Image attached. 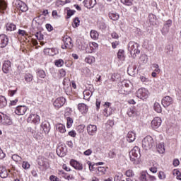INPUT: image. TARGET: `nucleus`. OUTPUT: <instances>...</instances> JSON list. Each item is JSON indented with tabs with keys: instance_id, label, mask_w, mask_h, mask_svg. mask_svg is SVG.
I'll return each mask as SVG.
<instances>
[{
	"instance_id": "nucleus-3",
	"label": "nucleus",
	"mask_w": 181,
	"mask_h": 181,
	"mask_svg": "<svg viewBox=\"0 0 181 181\" xmlns=\"http://www.w3.org/2000/svg\"><path fill=\"white\" fill-rule=\"evenodd\" d=\"M155 145V141H153V139L151 136H146L142 141V147L148 151Z\"/></svg>"
},
{
	"instance_id": "nucleus-8",
	"label": "nucleus",
	"mask_w": 181,
	"mask_h": 181,
	"mask_svg": "<svg viewBox=\"0 0 181 181\" xmlns=\"http://www.w3.org/2000/svg\"><path fill=\"white\" fill-rule=\"evenodd\" d=\"M112 103L110 102H106L104 104V115L105 117H110V115H111V114H112V112L114 111V110L112 109V107H111Z\"/></svg>"
},
{
	"instance_id": "nucleus-25",
	"label": "nucleus",
	"mask_w": 181,
	"mask_h": 181,
	"mask_svg": "<svg viewBox=\"0 0 181 181\" xmlns=\"http://www.w3.org/2000/svg\"><path fill=\"white\" fill-rule=\"evenodd\" d=\"M148 19L151 25H153V26H155L158 24V21L156 19V16L153 14H149Z\"/></svg>"
},
{
	"instance_id": "nucleus-21",
	"label": "nucleus",
	"mask_w": 181,
	"mask_h": 181,
	"mask_svg": "<svg viewBox=\"0 0 181 181\" xmlns=\"http://www.w3.org/2000/svg\"><path fill=\"white\" fill-rule=\"evenodd\" d=\"M127 139L129 143L134 142L136 139V134L134 132H129L127 135Z\"/></svg>"
},
{
	"instance_id": "nucleus-12",
	"label": "nucleus",
	"mask_w": 181,
	"mask_h": 181,
	"mask_svg": "<svg viewBox=\"0 0 181 181\" xmlns=\"http://www.w3.org/2000/svg\"><path fill=\"white\" fill-rule=\"evenodd\" d=\"M9 38L5 34L0 35V47L4 48L8 46Z\"/></svg>"
},
{
	"instance_id": "nucleus-61",
	"label": "nucleus",
	"mask_w": 181,
	"mask_h": 181,
	"mask_svg": "<svg viewBox=\"0 0 181 181\" xmlns=\"http://www.w3.org/2000/svg\"><path fill=\"white\" fill-rule=\"evenodd\" d=\"M108 156L109 158H110V159H113V158H115V152L110 151L108 153Z\"/></svg>"
},
{
	"instance_id": "nucleus-50",
	"label": "nucleus",
	"mask_w": 181,
	"mask_h": 181,
	"mask_svg": "<svg viewBox=\"0 0 181 181\" xmlns=\"http://www.w3.org/2000/svg\"><path fill=\"white\" fill-rule=\"evenodd\" d=\"M85 62L88 64H91L94 62V58L93 57H88L85 59Z\"/></svg>"
},
{
	"instance_id": "nucleus-51",
	"label": "nucleus",
	"mask_w": 181,
	"mask_h": 181,
	"mask_svg": "<svg viewBox=\"0 0 181 181\" xmlns=\"http://www.w3.org/2000/svg\"><path fill=\"white\" fill-rule=\"evenodd\" d=\"M153 67L155 69L154 71H156V73H160V69H159L158 64H153Z\"/></svg>"
},
{
	"instance_id": "nucleus-16",
	"label": "nucleus",
	"mask_w": 181,
	"mask_h": 181,
	"mask_svg": "<svg viewBox=\"0 0 181 181\" xmlns=\"http://www.w3.org/2000/svg\"><path fill=\"white\" fill-rule=\"evenodd\" d=\"M87 132L88 135H90V136H93L97 134V126L95 124H88L87 126Z\"/></svg>"
},
{
	"instance_id": "nucleus-17",
	"label": "nucleus",
	"mask_w": 181,
	"mask_h": 181,
	"mask_svg": "<svg viewBox=\"0 0 181 181\" xmlns=\"http://www.w3.org/2000/svg\"><path fill=\"white\" fill-rule=\"evenodd\" d=\"M70 165L71 166L74 168L76 170H83V164H81V163H79L76 160H71Z\"/></svg>"
},
{
	"instance_id": "nucleus-44",
	"label": "nucleus",
	"mask_w": 181,
	"mask_h": 181,
	"mask_svg": "<svg viewBox=\"0 0 181 181\" xmlns=\"http://www.w3.org/2000/svg\"><path fill=\"white\" fill-rule=\"evenodd\" d=\"M66 127L67 128H71V126L73 125V119L71 117H68L66 118Z\"/></svg>"
},
{
	"instance_id": "nucleus-9",
	"label": "nucleus",
	"mask_w": 181,
	"mask_h": 181,
	"mask_svg": "<svg viewBox=\"0 0 181 181\" xmlns=\"http://www.w3.org/2000/svg\"><path fill=\"white\" fill-rule=\"evenodd\" d=\"M132 84L131 83V81L129 80H124L122 81V86L124 88V92L122 93V94H129L131 93V86Z\"/></svg>"
},
{
	"instance_id": "nucleus-40",
	"label": "nucleus",
	"mask_w": 181,
	"mask_h": 181,
	"mask_svg": "<svg viewBox=\"0 0 181 181\" xmlns=\"http://www.w3.org/2000/svg\"><path fill=\"white\" fill-rule=\"evenodd\" d=\"M120 78L121 75H119V74H113L111 76L110 80H112V81H117Z\"/></svg>"
},
{
	"instance_id": "nucleus-42",
	"label": "nucleus",
	"mask_w": 181,
	"mask_h": 181,
	"mask_svg": "<svg viewBox=\"0 0 181 181\" xmlns=\"http://www.w3.org/2000/svg\"><path fill=\"white\" fill-rule=\"evenodd\" d=\"M25 80L28 83H30V81H32V80H33V76H32V74H26L25 75Z\"/></svg>"
},
{
	"instance_id": "nucleus-1",
	"label": "nucleus",
	"mask_w": 181,
	"mask_h": 181,
	"mask_svg": "<svg viewBox=\"0 0 181 181\" xmlns=\"http://www.w3.org/2000/svg\"><path fill=\"white\" fill-rule=\"evenodd\" d=\"M138 47H139V44L134 41L129 42L127 49L132 57L135 58L136 57V54H139V53H141V51L138 49Z\"/></svg>"
},
{
	"instance_id": "nucleus-23",
	"label": "nucleus",
	"mask_w": 181,
	"mask_h": 181,
	"mask_svg": "<svg viewBox=\"0 0 181 181\" xmlns=\"http://www.w3.org/2000/svg\"><path fill=\"white\" fill-rule=\"evenodd\" d=\"M56 130L60 134H64L66 132V126L62 123H58L55 125Z\"/></svg>"
},
{
	"instance_id": "nucleus-11",
	"label": "nucleus",
	"mask_w": 181,
	"mask_h": 181,
	"mask_svg": "<svg viewBox=\"0 0 181 181\" xmlns=\"http://www.w3.org/2000/svg\"><path fill=\"white\" fill-rule=\"evenodd\" d=\"M66 103V99L64 97L57 98L54 102V107L55 108H61Z\"/></svg>"
},
{
	"instance_id": "nucleus-29",
	"label": "nucleus",
	"mask_w": 181,
	"mask_h": 181,
	"mask_svg": "<svg viewBox=\"0 0 181 181\" xmlns=\"http://www.w3.org/2000/svg\"><path fill=\"white\" fill-rule=\"evenodd\" d=\"M146 175H148L146 171H142V172L140 173L139 180L140 181H149V180L146 177Z\"/></svg>"
},
{
	"instance_id": "nucleus-22",
	"label": "nucleus",
	"mask_w": 181,
	"mask_h": 181,
	"mask_svg": "<svg viewBox=\"0 0 181 181\" xmlns=\"http://www.w3.org/2000/svg\"><path fill=\"white\" fill-rule=\"evenodd\" d=\"M8 175H9V172L8 170L4 166L0 168V177L2 179H6L8 177Z\"/></svg>"
},
{
	"instance_id": "nucleus-28",
	"label": "nucleus",
	"mask_w": 181,
	"mask_h": 181,
	"mask_svg": "<svg viewBox=\"0 0 181 181\" xmlns=\"http://www.w3.org/2000/svg\"><path fill=\"white\" fill-rule=\"evenodd\" d=\"M7 5L5 1L3 0H0V12L1 13H5V11H6Z\"/></svg>"
},
{
	"instance_id": "nucleus-36",
	"label": "nucleus",
	"mask_w": 181,
	"mask_h": 181,
	"mask_svg": "<svg viewBox=\"0 0 181 181\" xmlns=\"http://www.w3.org/2000/svg\"><path fill=\"white\" fill-rule=\"evenodd\" d=\"M120 2L123 4V5H126V6H132L134 0H120Z\"/></svg>"
},
{
	"instance_id": "nucleus-38",
	"label": "nucleus",
	"mask_w": 181,
	"mask_h": 181,
	"mask_svg": "<svg viewBox=\"0 0 181 181\" xmlns=\"http://www.w3.org/2000/svg\"><path fill=\"white\" fill-rule=\"evenodd\" d=\"M64 148H63V147H59L57 149V153L58 155V156H64Z\"/></svg>"
},
{
	"instance_id": "nucleus-48",
	"label": "nucleus",
	"mask_w": 181,
	"mask_h": 181,
	"mask_svg": "<svg viewBox=\"0 0 181 181\" xmlns=\"http://www.w3.org/2000/svg\"><path fill=\"white\" fill-rule=\"evenodd\" d=\"M98 172L99 175H102L105 174L106 170L104 167H99L98 168Z\"/></svg>"
},
{
	"instance_id": "nucleus-63",
	"label": "nucleus",
	"mask_w": 181,
	"mask_h": 181,
	"mask_svg": "<svg viewBox=\"0 0 181 181\" xmlns=\"http://www.w3.org/2000/svg\"><path fill=\"white\" fill-rule=\"evenodd\" d=\"M118 45H119V42H118V41H115L114 42H112V49H117V46H118Z\"/></svg>"
},
{
	"instance_id": "nucleus-58",
	"label": "nucleus",
	"mask_w": 181,
	"mask_h": 181,
	"mask_svg": "<svg viewBox=\"0 0 181 181\" xmlns=\"http://www.w3.org/2000/svg\"><path fill=\"white\" fill-rule=\"evenodd\" d=\"M49 180H51V181H60V179H59L57 177H56L54 175H51L49 177Z\"/></svg>"
},
{
	"instance_id": "nucleus-31",
	"label": "nucleus",
	"mask_w": 181,
	"mask_h": 181,
	"mask_svg": "<svg viewBox=\"0 0 181 181\" xmlns=\"http://www.w3.org/2000/svg\"><path fill=\"white\" fill-rule=\"evenodd\" d=\"M157 151L159 153H165V144L160 143L157 145Z\"/></svg>"
},
{
	"instance_id": "nucleus-54",
	"label": "nucleus",
	"mask_w": 181,
	"mask_h": 181,
	"mask_svg": "<svg viewBox=\"0 0 181 181\" xmlns=\"http://www.w3.org/2000/svg\"><path fill=\"white\" fill-rule=\"evenodd\" d=\"M140 80L142 81V83H148V81H149V78L144 76H140Z\"/></svg>"
},
{
	"instance_id": "nucleus-5",
	"label": "nucleus",
	"mask_w": 181,
	"mask_h": 181,
	"mask_svg": "<svg viewBox=\"0 0 181 181\" xmlns=\"http://www.w3.org/2000/svg\"><path fill=\"white\" fill-rule=\"evenodd\" d=\"M14 6L18 11H21V12H28V10L29 9L28 5L21 0H16L14 1Z\"/></svg>"
},
{
	"instance_id": "nucleus-33",
	"label": "nucleus",
	"mask_w": 181,
	"mask_h": 181,
	"mask_svg": "<svg viewBox=\"0 0 181 181\" xmlns=\"http://www.w3.org/2000/svg\"><path fill=\"white\" fill-rule=\"evenodd\" d=\"M6 30L8 32H12L13 30H16V25L13 23H7L6 25Z\"/></svg>"
},
{
	"instance_id": "nucleus-35",
	"label": "nucleus",
	"mask_w": 181,
	"mask_h": 181,
	"mask_svg": "<svg viewBox=\"0 0 181 181\" xmlns=\"http://www.w3.org/2000/svg\"><path fill=\"white\" fill-rule=\"evenodd\" d=\"M153 107L154 110L158 114H160V112H162V107H160V104H159L158 103L156 102L154 103Z\"/></svg>"
},
{
	"instance_id": "nucleus-37",
	"label": "nucleus",
	"mask_w": 181,
	"mask_h": 181,
	"mask_svg": "<svg viewBox=\"0 0 181 181\" xmlns=\"http://www.w3.org/2000/svg\"><path fill=\"white\" fill-rule=\"evenodd\" d=\"M173 174L174 176H177V180H181V173L177 169L173 170Z\"/></svg>"
},
{
	"instance_id": "nucleus-6",
	"label": "nucleus",
	"mask_w": 181,
	"mask_h": 181,
	"mask_svg": "<svg viewBox=\"0 0 181 181\" xmlns=\"http://www.w3.org/2000/svg\"><path fill=\"white\" fill-rule=\"evenodd\" d=\"M64 45H62V49H73V42H71V37L65 36L63 38Z\"/></svg>"
},
{
	"instance_id": "nucleus-64",
	"label": "nucleus",
	"mask_w": 181,
	"mask_h": 181,
	"mask_svg": "<svg viewBox=\"0 0 181 181\" xmlns=\"http://www.w3.org/2000/svg\"><path fill=\"white\" fill-rule=\"evenodd\" d=\"M148 180H150V181H155V180H156V177L151 175L149 174H148Z\"/></svg>"
},
{
	"instance_id": "nucleus-56",
	"label": "nucleus",
	"mask_w": 181,
	"mask_h": 181,
	"mask_svg": "<svg viewBox=\"0 0 181 181\" xmlns=\"http://www.w3.org/2000/svg\"><path fill=\"white\" fill-rule=\"evenodd\" d=\"M47 52L49 56H54V54H56V53L53 52V49H47Z\"/></svg>"
},
{
	"instance_id": "nucleus-15",
	"label": "nucleus",
	"mask_w": 181,
	"mask_h": 181,
	"mask_svg": "<svg viewBox=\"0 0 181 181\" xmlns=\"http://www.w3.org/2000/svg\"><path fill=\"white\" fill-rule=\"evenodd\" d=\"M28 111V107L25 105L18 106L15 110V112L17 115H25Z\"/></svg>"
},
{
	"instance_id": "nucleus-30",
	"label": "nucleus",
	"mask_w": 181,
	"mask_h": 181,
	"mask_svg": "<svg viewBox=\"0 0 181 181\" xmlns=\"http://www.w3.org/2000/svg\"><path fill=\"white\" fill-rule=\"evenodd\" d=\"M6 104H8L6 101V98H5V96L0 95V108H4V107H6Z\"/></svg>"
},
{
	"instance_id": "nucleus-19",
	"label": "nucleus",
	"mask_w": 181,
	"mask_h": 181,
	"mask_svg": "<svg viewBox=\"0 0 181 181\" xmlns=\"http://www.w3.org/2000/svg\"><path fill=\"white\" fill-rule=\"evenodd\" d=\"M11 63L10 61H5L3 66H2V70L4 71V73H5L6 74H8V73H9V71H11Z\"/></svg>"
},
{
	"instance_id": "nucleus-62",
	"label": "nucleus",
	"mask_w": 181,
	"mask_h": 181,
	"mask_svg": "<svg viewBox=\"0 0 181 181\" xmlns=\"http://www.w3.org/2000/svg\"><path fill=\"white\" fill-rule=\"evenodd\" d=\"M46 29L48 30V32H52L53 30V26L50 24H46Z\"/></svg>"
},
{
	"instance_id": "nucleus-43",
	"label": "nucleus",
	"mask_w": 181,
	"mask_h": 181,
	"mask_svg": "<svg viewBox=\"0 0 181 181\" xmlns=\"http://www.w3.org/2000/svg\"><path fill=\"white\" fill-rule=\"evenodd\" d=\"M64 64V61H63V59H57L55 61V66H57V67H62Z\"/></svg>"
},
{
	"instance_id": "nucleus-53",
	"label": "nucleus",
	"mask_w": 181,
	"mask_h": 181,
	"mask_svg": "<svg viewBox=\"0 0 181 181\" xmlns=\"http://www.w3.org/2000/svg\"><path fill=\"white\" fill-rule=\"evenodd\" d=\"M91 153H93V151L91 150V148H89V149L85 151L83 153L85 156H90V155H91Z\"/></svg>"
},
{
	"instance_id": "nucleus-49",
	"label": "nucleus",
	"mask_w": 181,
	"mask_h": 181,
	"mask_svg": "<svg viewBox=\"0 0 181 181\" xmlns=\"http://www.w3.org/2000/svg\"><path fill=\"white\" fill-rule=\"evenodd\" d=\"M37 76L41 78H45V77H46V73L43 70H40L37 72Z\"/></svg>"
},
{
	"instance_id": "nucleus-52",
	"label": "nucleus",
	"mask_w": 181,
	"mask_h": 181,
	"mask_svg": "<svg viewBox=\"0 0 181 181\" xmlns=\"http://www.w3.org/2000/svg\"><path fill=\"white\" fill-rule=\"evenodd\" d=\"M158 177L161 180L166 179V175H165V173L160 171L158 174Z\"/></svg>"
},
{
	"instance_id": "nucleus-20",
	"label": "nucleus",
	"mask_w": 181,
	"mask_h": 181,
	"mask_svg": "<svg viewBox=\"0 0 181 181\" xmlns=\"http://www.w3.org/2000/svg\"><path fill=\"white\" fill-rule=\"evenodd\" d=\"M78 110L81 112L82 114H87L88 112V106L84 103H79L78 105Z\"/></svg>"
},
{
	"instance_id": "nucleus-2",
	"label": "nucleus",
	"mask_w": 181,
	"mask_h": 181,
	"mask_svg": "<svg viewBox=\"0 0 181 181\" xmlns=\"http://www.w3.org/2000/svg\"><path fill=\"white\" fill-rule=\"evenodd\" d=\"M130 160L134 164L137 163L138 159L141 158V149L138 146H134L129 152Z\"/></svg>"
},
{
	"instance_id": "nucleus-34",
	"label": "nucleus",
	"mask_w": 181,
	"mask_h": 181,
	"mask_svg": "<svg viewBox=\"0 0 181 181\" xmlns=\"http://www.w3.org/2000/svg\"><path fill=\"white\" fill-rule=\"evenodd\" d=\"M109 18L112 21H118L119 19V15L117 13H109Z\"/></svg>"
},
{
	"instance_id": "nucleus-18",
	"label": "nucleus",
	"mask_w": 181,
	"mask_h": 181,
	"mask_svg": "<svg viewBox=\"0 0 181 181\" xmlns=\"http://www.w3.org/2000/svg\"><path fill=\"white\" fill-rule=\"evenodd\" d=\"M84 6L88 8V9H91V8H94L97 4L96 0H84L83 1Z\"/></svg>"
},
{
	"instance_id": "nucleus-59",
	"label": "nucleus",
	"mask_w": 181,
	"mask_h": 181,
	"mask_svg": "<svg viewBox=\"0 0 181 181\" xmlns=\"http://www.w3.org/2000/svg\"><path fill=\"white\" fill-rule=\"evenodd\" d=\"M111 37H112V39H119V35H118V34L115 32H113L111 34Z\"/></svg>"
},
{
	"instance_id": "nucleus-41",
	"label": "nucleus",
	"mask_w": 181,
	"mask_h": 181,
	"mask_svg": "<svg viewBox=\"0 0 181 181\" xmlns=\"http://www.w3.org/2000/svg\"><path fill=\"white\" fill-rule=\"evenodd\" d=\"M23 169L28 170V169H30V164L28 161H23L22 163Z\"/></svg>"
},
{
	"instance_id": "nucleus-7",
	"label": "nucleus",
	"mask_w": 181,
	"mask_h": 181,
	"mask_svg": "<svg viewBox=\"0 0 181 181\" xmlns=\"http://www.w3.org/2000/svg\"><path fill=\"white\" fill-rule=\"evenodd\" d=\"M28 122L37 125L40 122V117L37 114H31L27 119Z\"/></svg>"
},
{
	"instance_id": "nucleus-26",
	"label": "nucleus",
	"mask_w": 181,
	"mask_h": 181,
	"mask_svg": "<svg viewBox=\"0 0 181 181\" xmlns=\"http://www.w3.org/2000/svg\"><path fill=\"white\" fill-rule=\"evenodd\" d=\"M4 125H12L13 122H12V119H11V117L8 115L4 116V120H3Z\"/></svg>"
},
{
	"instance_id": "nucleus-60",
	"label": "nucleus",
	"mask_w": 181,
	"mask_h": 181,
	"mask_svg": "<svg viewBox=\"0 0 181 181\" xmlns=\"http://www.w3.org/2000/svg\"><path fill=\"white\" fill-rule=\"evenodd\" d=\"M18 35H21V36H27L28 34H26V31L23 30H18Z\"/></svg>"
},
{
	"instance_id": "nucleus-32",
	"label": "nucleus",
	"mask_w": 181,
	"mask_h": 181,
	"mask_svg": "<svg viewBox=\"0 0 181 181\" xmlns=\"http://www.w3.org/2000/svg\"><path fill=\"white\" fill-rule=\"evenodd\" d=\"M90 35L91 39H93V40H97V39H98V36H100L98 32H97L95 30H92L90 33Z\"/></svg>"
},
{
	"instance_id": "nucleus-4",
	"label": "nucleus",
	"mask_w": 181,
	"mask_h": 181,
	"mask_svg": "<svg viewBox=\"0 0 181 181\" xmlns=\"http://www.w3.org/2000/svg\"><path fill=\"white\" fill-rule=\"evenodd\" d=\"M136 94V97L140 100H146L149 97V91L145 88H139Z\"/></svg>"
},
{
	"instance_id": "nucleus-47",
	"label": "nucleus",
	"mask_w": 181,
	"mask_h": 181,
	"mask_svg": "<svg viewBox=\"0 0 181 181\" xmlns=\"http://www.w3.org/2000/svg\"><path fill=\"white\" fill-rule=\"evenodd\" d=\"M16 93H18V88L14 90H8V94L9 97H13Z\"/></svg>"
},
{
	"instance_id": "nucleus-14",
	"label": "nucleus",
	"mask_w": 181,
	"mask_h": 181,
	"mask_svg": "<svg viewBox=\"0 0 181 181\" xmlns=\"http://www.w3.org/2000/svg\"><path fill=\"white\" fill-rule=\"evenodd\" d=\"M161 103L163 106L166 108V107H169V105L173 104V99H172L170 96H165L162 99Z\"/></svg>"
},
{
	"instance_id": "nucleus-55",
	"label": "nucleus",
	"mask_w": 181,
	"mask_h": 181,
	"mask_svg": "<svg viewBox=\"0 0 181 181\" xmlns=\"http://www.w3.org/2000/svg\"><path fill=\"white\" fill-rule=\"evenodd\" d=\"M83 95H87L88 97H91V95H93V92H91L90 90H85L83 92Z\"/></svg>"
},
{
	"instance_id": "nucleus-57",
	"label": "nucleus",
	"mask_w": 181,
	"mask_h": 181,
	"mask_svg": "<svg viewBox=\"0 0 181 181\" xmlns=\"http://www.w3.org/2000/svg\"><path fill=\"white\" fill-rule=\"evenodd\" d=\"M59 74H60L61 77H66V71L63 69H60Z\"/></svg>"
},
{
	"instance_id": "nucleus-46",
	"label": "nucleus",
	"mask_w": 181,
	"mask_h": 181,
	"mask_svg": "<svg viewBox=\"0 0 181 181\" xmlns=\"http://www.w3.org/2000/svg\"><path fill=\"white\" fill-rule=\"evenodd\" d=\"M125 175L127 176V177H134V176H135V174L132 170H127Z\"/></svg>"
},
{
	"instance_id": "nucleus-24",
	"label": "nucleus",
	"mask_w": 181,
	"mask_h": 181,
	"mask_svg": "<svg viewBox=\"0 0 181 181\" xmlns=\"http://www.w3.org/2000/svg\"><path fill=\"white\" fill-rule=\"evenodd\" d=\"M139 112L136 110L135 107H130L127 111V115L129 117H135L136 115H139Z\"/></svg>"
},
{
	"instance_id": "nucleus-27",
	"label": "nucleus",
	"mask_w": 181,
	"mask_h": 181,
	"mask_svg": "<svg viewBox=\"0 0 181 181\" xmlns=\"http://www.w3.org/2000/svg\"><path fill=\"white\" fill-rule=\"evenodd\" d=\"M125 52L124 51V49H119L118 52H117V59H119V60H121L122 62H124V60H125Z\"/></svg>"
},
{
	"instance_id": "nucleus-13",
	"label": "nucleus",
	"mask_w": 181,
	"mask_h": 181,
	"mask_svg": "<svg viewBox=\"0 0 181 181\" xmlns=\"http://www.w3.org/2000/svg\"><path fill=\"white\" fill-rule=\"evenodd\" d=\"M171 26H172V21L170 20H168L166 23L164 24L161 30V33L162 35H163V36L169 33V30L170 29Z\"/></svg>"
},
{
	"instance_id": "nucleus-45",
	"label": "nucleus",
	"mask_w": 181,
	"mask_h": 181,
	"mask_svg": "<svg viewBox=\"0 0 181 181\" xmlns=\"http://www.w3.org/2000/svg\"><path fill=\"white\" fill-rule=\"evenodd\" d=\"M11 158L14 162H21L22 160V157L16 154H13Z\"/></svg>"
},
{
	"instance_id": "nucleus-39",
	"label": "nucleus",
	"mask_w": 181,
	"mask_h": 181,
	"mask_svg": "<svg viewBox=\"0 0 181 181\" xmlns=\"http://www.w3.org/2000/svg\"><path fill=\"white\" fill-rule=\"evenodd\" d=\"M72 26L73 28H77L78 26H80V19L78 18H75L74 19Z\"/></svg>"
},
{
	"instance_id": "nucleus-10",
	"label": "nucleus",
	"mask_w": 181,
	"mask_h": 181,
	"mask_svg": "<svg viewBox=\"0 0 181 181\" xmlns=\"http://www.w3.org/2000/svg\"><path fill=\"white\" fill-rule=\"evenodd\" d=\"M160 125H162V119L160 117H154L151 121V127L152 129H158Z\"/></svg>"
}]
</instances>
